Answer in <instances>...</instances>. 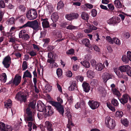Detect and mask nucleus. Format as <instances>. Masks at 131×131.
<instances>
[{"label":"nucleus","instance_id":"1","mask_svg":"<svg viewBox=\"0 0 131 131\" xmlns=\"http://www.w3.org/2000/svg\"><path fill=\"white\" fill-rule=\"evenodd\" d=\"M57 100L58 102H51V104L56 107L59 112L63 116L64 110L63 107L61 105L63 103V100L60 97H58Z\"/></svg>","mask_w":131,"mask_h":131},{"label":"nucleus","instance_id":"2","mask_svg":"<svg viewBox=\"0 0 131 131\" xmlns=\"http://www.w3.org/2000/svg\"><path fill=\"white\" fill-rule=\"evenodd\" d=\"M28 96V94L24 91L19 92L16 95V99L21 102H25Z\"/></svg>","mask_w":131,"mask_h":131},{"label":"nucleus","instance_id":"3","mask_svg":"<svg viewBox=\"0 0 131 131\" xmlns=\"http://www.w3.org/2000/svg\"><path fill=\"white\" fill-rule=\"evenodd\" d=\"M105 122L107 127L111 129H113L116 126L114 120L111 118L109 116L106 117Z\"/></svg>","mask_w":131,"mask_h":131},{"label":"nucleus","instance_id":"4","mask_svg":"<svg viewBox=\"0 0 131 131\" xmlns=\"http://www.w3.org/2000/svg\"><path fill=\"white\" fill-rule=\"evenodd\" d=\"M27 115L25 118V120L26 123L28 121H33L35 120L34 112L32 113L31 110L29 108H27L26 110Z\"/></svg>","mask_w":131,"mask_h":131},{"label":"nucleus","instance_id":"5","mask_svg":"<svg viewBox=\"0 0 131 131\" xmlns=\"http://www.w3.org/2000/svg\"><path fill=\"white\" fill-rule=\"evenodd\" d=\"M26 15L28 19L31 20L36 18L37 16V14L35 10L32 9L29 10L27 13Z\"/></svg>","mask_w":131,"mask_h":131},{"label":"nucleus","instance_id":"6","mask_svg":"<svg viewBox=\"0 0 131 131\" xmlns=\"http://www.w3.org/2000/svg\"><path fill=\"white\" fill-rule=\"evenodd\" d=\"M120 21L119 17L117 16H113L107 21V23L110 25H114L117 24Z\"/></svg>","mask_w":131,"mask_h":131},{"label":"nucleus","instance_id":"7","mask_svg":"<svg viewBox=\"0 0 131 131\" xmlns=\"http://www.w3.org/2000/svg\"><path fill=\"white\" fill-rule=\"evenodd\" d=\"M2 63L5 67L8 68L11 63V58L9 55L7 56L4 59Z\"/></svg>","mask_w":131,"mask_h":131},{"label":"nucleus","instance_id":"8","mask_svg":"<svg viewBox=\"0 0 131 131\" xmlns=\"http://www.w3.org/2000/svg\"><path fill=\"white\" fill-rule=\"evenodd\" d=\"M88 103L90 107L92 110H94L97 108L100 105L99 102L93 101H90Z\"/></svg>","mask_w":131,"mask_h":131},{"label":"nucleus","instance_id":"9","mask_svg":"<svg viewBox=\"0 0 131 131\" xmlns=\"http://www.w3.org/2000/svg\"><path fill=\"white\" fill-rule=\"evenodd\" d=\"M53 113L51 107L50 106H46L43 112V115H45V117L49 116L51 115Z\"/></svg>","mask_w":131,"mask_h":131},{"label":"nucleus","instance_id":"10","mask_svg":"<svg viewBox=\"0 0 131 131\" xmlns=\"http://www.w3.org/2000/svg\"><path fill=\"white\" fill-rule=\"evenodd\" d=\"M21 77L19 74H16L13 81V83L16 85H18L20 82L21 80Z\"/></svg>","mask_w":131,"mask_h":131},{"label":"nucleus","instance_id":"11","mask_svg":"<svg viewBox=\"0 0 131 131\" xmlns=\"http://www.w3.org/2000/svg\"><path fill=\"white\" fill-rule=\"evenodd\" d=\"M131 67L128 65H123L120 66L119 69L121 72H126V73L130 70Z\"/></svg>","mask_w":131,"mask_h":131},{"label":"nucleus","instance_id":"12","mask_svg":"<svg viewBox=\"0 0 131 131\" xmlns=\"http://www.w3.org/2000/svg\"><path fill=\"white\" fill-rule=\"evenodd\" d=\"M35 30L37 31L40 29V27L37 20L32 21L31 27Z\"/></svg>","mask_w":131,"mask_h":131},{"label":"nucleus","instance_id":"13","mask_svg":"<svg viewBox=\"0 0 131 131\" xmlns=\"http://www.w3.org/2000/svg\"><path fill=\"white\" fill-rule=\"evenodd\" d=\"M112 75L109 73L105 72L102 75V78L104 82H106L107 80L112 78Z\"/></svg>","mask_w":131,"mask_h":131},{"label":"nucleus","instance_id":"14","mask_svg":"<svg viewBox=\"0 0 131 131\" xmlns=\"http://www.w3.org/2000/svg\"><path fill=\"white\" fill-rule=\"evenodd\" d=\"M114 72L119 78H122L125 79L127 80H128V78L124 75H123L122 73V72H121L118 71L117 69V68H115L114 69Z\"/></svg>","mask_w":131,"mask_h":131},{"label":"nucleus","instance_id":"15","mask_svg":"<svg viewBox=\"0 0 131 131\" xmlns=\"http://www.w3.org/2000/svg\"><path fill=\"white\" fill-rule=\"evenodd\" d=\"M41 21H42V26L43 28H46L49 27V23L48 19H42Z\"/></svg>","mask_w":131,"mask_h":131},{"label":"nucleus","instance_id":"16","mask_svg":"<svg viewBox=\"0 0 131 131\" xmlns=\"http://www.w3.org/2000/svg\"><path fill=\"white\" fill-rule=\"evenodd\" d=\"M129 98V97L128 94H125L123 95L122 98L119 99V101L121 103L124 104L127 102L128 99Z\"/></svg>","mask_w":131,"mask_h":131},{"label":"nucleus","instance_id":"17","mask_svg":"<svg viewBox=\"0 0 131 131\" xmlns=\"http://www.w3.org/2000/svg\"><path fill=\"white\" fill-rule=\"evenodd\" d=\"M46 106L43 103L37 105V110L40 112H44L45 108Z\"/></svg>","mask_w":131,"mask_h":131},{"label":"nucleus","instance_id":"18","mask_svg":"<svg viewBox=\"0 0 131 131\" xmlns=\"http://www.w3.org/2000/svg\"><path fill=\"white\" fill-rule=\"evenodd\" d=\"M83 90L86 92H88L90 90V86L89 83L86 82H84L82 84Z\"/></svg>","mask_w":131,"mask_h":131},{"label":"nucleus","instance_id":"19","mask_svg":"<svg viewBox=\"0 0 131 131\" xmlns=\"http://www.w3.org/2000/svg\"><path fill=\"white\" fill-rule=\"evenodd\" d=\"M44 127L49 131H51L53 130L52 127V124L49 121H47L45 122Z\"/></svg>","mask_w":131,"mask_h":131},{"label":"nucleus","instance_id":"20","mask_svg":"<svg viewBox=\"0 0 131 131\" xmlns=\"http://www.w3.org/2000/svg\"><path fill=\"white\" fill-rule=\"evenodd\" d=\"M59 18L58 14L57 13H53L51 15V19L53 22L57 21Z\"/></svg>","mask_w":131,"mask_h":131},{"label":"nucleus","instance_id":"21","mask_svg":"<svg viewBox=\"0 0 131 131\" xmlns=\"http://www.w3.org/2000/svg\"><path fill=\"white\" fill-rule=\"evenodd\" d=\"M86 75L88 77L90 78H94L95 75V73L93 71L91 70L88 71L86 73Z\"/></svg>","mask_w":131,"mask_h":131},{"label":"nucleus","instance_id":"22","mask_svg":"<svg viewBox=\"0 0 131 131\" xmlns=\"http://www.w3.org/2000/svg\"><path fill=\"white\" fill-rule=\"evenodd\" d=\"M114 4L115 7L117 8H122V4L119 0H115L114 2Z\"/></svg>","mask_w":131,"mask_h":131},{"label":"nucleus","instance_id":"23","mask_svg":"<svg viewBox=\"0 0 131 131\" xmlns=\"http://www.w3.org/2000/svg\"><path fill=\"white\" fill-rule=\"evenodd\" d=\"M32 75L31 73L27 70L24 73V74L23 76V78H31Z\"/></svg>","mask_w":131,"mask_h":131},{"label":"nucleus","instance_id":"24","mask_svg":"<svg viewBox=\"0 0 131 131\" xmlns=\"http://www.w3.org/2000/svg\"><path fill=\"white\" fill-rule=\"evenodd\" d=\"M12 105V101L10 99H8L7 101H6L4 102V106L6 108L8 109L10 108Z\"/></svg>","mask_w":131,"mask_h":131},{"label":"nucleus","instance_id":"25","mask_svg":"<svg viewBox=\"0 0 131 131\" xmlns=\"http://www.w3.org/2000/svg\"><path fill=\"white\" fill-rule=\"evenodd\" d=\"M95 69L98 71H101L104 67V66L101 63H97L95 66Z\"/></svg>","mask_w":131,"mask_h":131},{"label":"nucleus","instance_id":"26","mask_svg":"<svg viewBox=\"0 0 131 131\" xmlns=\"http://www.w3.org/2000/svg\"><path fill=\"white\" fill-rule=\"evenodd\" d=\"M112 91L113 94L118 97L121 96V94L119 92L116 88H112Z\"/></svg>","mask_w":131,"mask_h":131},{"label":"nucleus","instance_id":"27","mask_svg":"<svg viewBox=\"0 0 131 131\" xmlns=\"http://www.w3.org/2000/svg\"><path fill=\"white\" fill-rule=\"evenodd\" d=\"M36 102L35 101L32 102H30L28 105V107L32 111H34V109L32 110L30 108L31 107L33 109H34L35 107Z\"/></svg>","mask_w":131,"mask_h":131},{"label":"nucleus","instance_id":"28","mask_svg":"<svg viewBox=\"0 0 131 131\" xmlns=\"http://www.w3.org/2000/svg\"><path fill=\"white\" fill-rule=\"evenodd\" d=\"M81 18L85 20H88L89 18V15L84 12H82L81 14Z\"/></svg>","mask_w":131,"mask_h":131},{"label":"nucleus","instance_id":"29","mask_svg":"<svg viewBox=\"0 0 131 131\" xmlns=\"http://www.w3.org/2000/svg\"><path fill=\"white\" fill-rule=\"evenodd\" d=\"M86 68H89L90 67L89 62L86 61H82L80 62Z\"/></svg>","mask_w":131,"mask_h":131},{"label":"nucleus","instance_id":"30","mask_svg":"<svg viewBox=\"0 0 131 131\" xmlns=\"http://www.w3.org/2000/svg\"><path fill=\"white\" fill-rule=\"evenodd\" d=\"M82 43L84 45L86 46H88V45L90 43V40L88 39H85L82 40Z\"/></svg>","mask_w":131,"mask_h":131},{"label":"nucleus","instance_id":"31","mask_svg":"<svg viewBox=\"0 0 131 131\" xmlns=\"http://www.w3.org/2000/svg\"><path fill=\"white\" fill-rule=\"evenodd\" d=\"M0 77L1 78V81L3 82H5L7 80V76L6 74L5 73H3Z\"/></svg>","mask_w":131,"mask_h":131},{"label":"nucleus","instance_id":"32","mask_svg":"<svg viewBox=\"0 0 131 131\" xmlns=\"http://www.w3.org/2000/svg\"><path fill=\"white\" fill-rule=\"evenodd\" d=\"M113 43L116 44L118 46H119L121 45V42L120 40L116 37H114L113 38Z\"/></svg>","mask_w":131,"mask_h":131},{"label":"nucleus","instance_id":"33","mask_svg":"<svg viewBox=\"0 0 131 131\" xmlns=\"http://www.w3.org/2000/svg\"><path fill=\"white\" fill-rule=\"evenodd\" d=\"M123 115V112L121 111H118L116 112L115 116L117 117L120 118Z\"/></svg>","mask_w":131,"mask_h":131},{"label":"nucleus","instance_id":"34","mask_svg":"<svg viewBox=\"0 0 131 131\" xmlns=\"http://www.w3.org/2000/svg\"><path fill=\"white\" fill-rule=\"evenodd\" d=\"M65 114L67 117L68 118V119H71V117L72 116L71 114L70 113V110L69 109H67L66 111Z\"/></svg>","mask_w":131,"mask_h":131},{"label":"nucleus","instance_id":"35","mask_svg":"<svg viewBox=\"0 0 131 131\" xmlns=\"http://www.w3.org/2000/svg\"><path fill=\"white\" fill-rule=\"evenodd\" d=\"M8 126L9 125H7L5 127L4 124L2 122H0V130L1 131H5L6 127Z\"/></svg>","mask_w":131,"mask_h":131},{"label":"nucleus","instance_id":"36","mask_svg":"<svg viewBox=\"0 0 131 131\" xmlns=\"http://www.w3.org/2000/svg\"><path fill=\"white\" fill-rule=\"evenodd\" d=\"M121 122L125 126H127L128 125V122L126 119H121Z\"/></svg>","mask_w":131,"mask_h":131},{"label":"nucleus","instance_id":"37","mask_svg":"<svg viewBox=\"0 0 131 131\" xmlns=\"http://www.w3.org/2000/svg\"><path fill=\"white\" fill-rule=\"evenodd\" d=\"M45 89L47 92H49L52 89V86H50L49 84H47L45 86Z\"/></svg>","mask_w":131,"mask_h":131},{"label":"nucleus","instance_id":"38","mask_svg":"<svg viewBox=\"0 0 131 131\" xmlns=\"http://www.w3.org/2000/svg\"><path fill=\"white\" fill-rule=\"evenodd\" d=\"M71 119H68V124L67 125V127L70 130L71 129L72 126H73V124L72 122Z\"/></svg>","mask_w":131,"mask_h":131},{"label":"nucleus","instance_id":"39","mask_svg":"<svg viewBox=\"0 0 131 131\" xmlns=\"http://www.w3.org/2000/svg\"><path fill=\"white\" fill-rule=\"evenodd\" d=\"M32 21H28L26 24L23 25L21 28H25L27 27H31Z\"/></svg>","mask_w":131,"mask_h":131},{"label":"nucleus","instance_id":"40","mask_svg":"<svg viewBox=\"0 0 131 131\" xmlns=\"http://www.w3.org/2000/svg\"><path fill=\"white\" fill-rule=\"evenodd\" d=\"M19 9L20 12L21 13L23 14L25 11L26 8L23 5H20L19 6Z\"/></svg>","mask_w":131,"mask_h":131},{"label":"nucleus","instance_id":"41","mask_svg":"<svg viewBox=\"0 0 131 131\" xmlns=\"http://www.w3.org/2000/svg\"><path fill=\"white\" fill-rule=\"evenodd\" d=\"M112 104L115 106H117L118 105L119 103L117 100L115 99H113L111 101Z\"/></svg>","mask_w":131,"mask_h":131},{"label":"nucleus","instance_id":"42","mask_svg":"<svg viewBox=\"0 0 131 131\" xmlns=\"http://www.w3.org/2000/svg\"><path fill=\"white\" fill-rule=\"evenodd\" d=\"M97 82L98 81L97 79H94L91 80L90 84L92 85L95 86L97 85Z\"/></svg>","mask_w":131,"mask_h":131},{"label":"nucleus","instance_id":"43","mask_svg":"<svg viewBox=\"0 0 131 131\" xmlns=\"http://www.w3.org/2000/svg\"><path fill=\"white\" fill-rule=\"evenodd\" d=\"M30 38L29 35L27 34H26L23 35L21 38L24 40L26 41L28 40Z\"/></svg>","mask_w":131,"mask_h":131},{"label":"nucleus","instance_id":"44","mask_svg":"<svg viewBox=\"0 0 131 131\" xmlns=\"http://www.w3.org/2000/svg\"><path fill=\"white\" fill-rule=\"evenodd\" d=\"M27 68V62L26 61H24L23 62L22 64V70L24 71Z\"/></svg>","mask_w":131,"mask_h":131},{"label":"nucleus","instance_id":"45","mask_svg":"<svg viewBox=\"0 0 131 131\" xmlns=\"http://www.w3.org/2000/svg\"><path fill=\"white\" fill-rule=\"evenodd\" d=\"M62 71L60 68H58L57 70V74L58 77H61L62 74Z\"/></svg>","mask_w":131,"mask_h":131},{"label":"nucleus","instance_id":"46","mask_svg":"<svg viewBox=\"0 0 131 131\" xmlns=\"http://www.w3.org/2000/svg\"><path fill=\"white\" fill-rule=\"evenodd\" d=\"M65 17L67 19L69 20H71L73 19L72 13L66 14Z\"/></svg>","mask_w":131,"mask_h":131},{"label":"nucleus","instance_id":"47","mask_svg":"<svg viewBox=\"0 0 131 131\" xmlns=\"http://www.w3.org/2000/svg\"><path fill=\"white\" fill-rule=\"evenodd\" d=\"M53 35H56V37L61 38L62 37L61 34L59 32H57L56 31H53Z\"/></svg>","mask_w":131,"mask_h":131},{"label":"nucleus","instance_id":"48","mask_svg":"<svg viewBox=\"0 0 131 131\" xmlns=\"http://www.w3.org/2000/svg\"><path fill=\"white\" fill-rule=\"evenodd\" d=\"M15 19L14 17L10 18L7 21L8 24L9 25H11L14 23Z\"/></svg>","mask_w":131,"mask_h":131},{"label":"nucleus","instance_id":"49","mask_svg":"<svg viewBox=\"0 0 131 131\" xmlns=\"http://www.w3.org/2000/svg\"><path fill=\"white\" fill-rule=\"evenodd\" d=\"M47 10L50 13L52 12L53 10V7L51 5H49L47 6Z\"/></svg>","mask_w":131,"mask_h":131},{"label":"nucleus","instance_id":"50","mask_svg":"<svg viewBox=\"0 0 131 131\" xmlns=\"http://www.w3.org/2000/svg\"><path fill=\"white\" fill-rule=\"evenodd\" d=\"M43 115L45 117H46L45 115H43V112H40L38 113L37 116L39 119H42Z\"/></svg>","mask_w":131,"mask_h":131},{"label":"nucleus","instance_id":"51","mask_svg":"<svg viewBox=\"0 0 131 131\" xmlns=\"http://www.w3.org/2000/svg\"><path fill=\"white\" fill-rule=\"evenodd\" d=\"M26 32V31L25 30H22L20 31L19 34V38H21L23 36V35H24V34Z\"/></svg>","mask_w":131,"mask_h":131},{"label":"nucleus","instance_id":"52","mask_svg":"<svg viewBox=\"0 0 131 131\" xmlns=\"http://www.w3.org/2000/svg\"><path fill=\"white\" fill-rule=\"evenodd\" d=\"M75 79L78 81H80L82 82L84 78L81 76L78 75L76 77Z\"/></svg>","mask_w":131,"mask_h":131},{"label":"nucleus","instance_id":"53","mask_svg":"<svg viewBox=\"0 0 131 131\" xmlns=\"http://www.w3.org/2000/svg\"><path fill=\"white\" fill-rule=\"evenodd\" d=\"M64 4L62 2L60 1L58 3L57 8H58L60 9L63 7V6Z\"/></svg>","mask_w":131,"mask_h":131},{"label":"nucleus","instance_id":"54","mask_svg":"<svg viewBox=\"0 0 131 131\" xmlns=\"http://www.w3.org/2000/svg\"><path fill=\"white\" fill-rule=\"evenodd\" d=\"M107 105L108 107L113 111H115V109L114 107L112 106L110 103H107Z\"/></svg>","mask_w":131,"mask_h":131},{"label":"nucleus","instance_id":"55","mask_svg":"<svg viewBox=\"0 0 131 131\" xmlns=\"http://www.w3.org/2000/svg\"><path fill=\"white\" fill-rule=\"evenodd\" d=\"M66 74L67 77H71L72 75V73L71 71L68 70L66 72Z\"/></svg>","mask_w":131,"mask_h":131},{"label":"nucleus","instance_id":"56","mask_svg":"<svg viewBox=\"0 0 131 131\" xmlns=\"http://www.w3.org/2000/svg\"><path fill=\"white\" fill-rule=\"evenodd\" d=\"M74 53V50L72 49L69 50L66 52V53L67 54H73Z\"/></svg>","mask_w":131,"mask_h":131},{"label":"nucleus","instance_id":"57","mask_svg":"<svg viewBox=\"0 0 131 131\" xmlns=\"http://www.w3.org/2000/svg\"><path fill=\"white\" fill-rule=\"evenodd\" d=\"M77 28V27H76L71 25H69L67 27V29L70 30L75 29Z\"/></svg>","mask_w":131,"mask_h":131},{"label":"nucleus","instance_id":"58","mask_svg":"<svg viewBox=\"0 0 131 131\" xmlns=\"http://www.w3.org/2000/svg\"><path fill=\"white\" fill-rule=\"evenodd\" d=\"M89 28L92 30V32L93 30H95L97 29V28L92 25H89Z\"/></svg>","mask_w":131,"mask_h":131},{"label":"nucleus","instance_id":"59","mask_svg":"<svg viewBox=\"0 0 131 131\" xmlns=\"http://www.w3.org/2000/svg\"><path fill=\"white\" fill-rule=\"evenodd\" d=\"M92 16L93 17H95L97 14L96 10L94 9H93L91 11Z\"/></svg>","mask_w":131,"mask_h":131},{"label":"nucleus","instance_id":"60","mask_svg":"<svg viewBox=\"0 0 131 131\" xmlns=\"http://www.w3.org/2000/svg\"><path fill=\"white\" fill-rule=\"evenodd\" d=\"M127 57L129 60L131 61V52L129 51L127 52Z\"/></svg>","mask_w":131,"mask_h":131},{"label":"nucleus","instance_id":"61","mask_svg":"<svg viewBox=\"0 0 131 131\" xmlns=\"http://www.w3.org/2000/svg\"><path fill=\"white\" fill-rule=\"evenodd\" d=\"M106 40L109 42H110L111 43H113V39H112L110 36H107L106 37Z\"/></svg>","mask_w":131,"mask_h":131},{"label":"nucleus","instance_id":"62","mask_svg":"<svg viewBox=\"0 0 131 131\" xmlns=\"http://www.w3.org/2000/svg\"><path fill=\"white\" fill-rule=\"evenodd\" d=\"M123 36L125 38L127 39L129 38L130 36V34L128 32H125L123 34Z\"/></svg>","mask_w":131,"mask_h":131},{"label":"nucleus","instance_id":"63","mask_svg":"<svg viewBox=\"0 0 131 131\" xmlns=\"http://www.w3.org/2000/svg\"><path fill=\"white\" fill-rule=\"evenodd\" d=\"M73 19H76L78 18L79 15L77 13H72Z\"/></svg>","mask_w":131,"mask_h":131},{"label":"nucleus","instance_id":"64","mask_svg":"<svg viewBox=\"0 0 131 131\" xmlns=\"http://www.w3.org/2000/svg\"><path fill=\"white\" fill-rule=\"evenodd\" d=\"M25 19V17L24 16H21L20 17L19 19V21L21 23H23Z\"/></svg>","mask_w":131,"mask_h":131}]
</instances>
